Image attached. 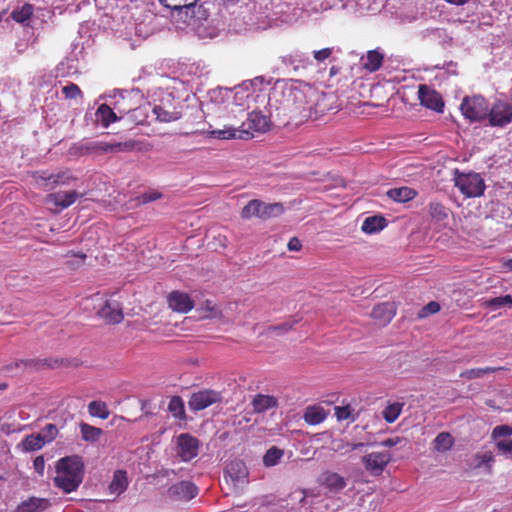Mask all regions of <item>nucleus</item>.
<instances>
[{
	"instance_id": "43",
	"label": "nucleus",
	"mask_w": 512,
	"mask_h": 512,
	"mask_svg": "<svg viewBox=\"0 0 512 512\" xmlns=\"http://www.w3.org/2000/svg\"><path fill=\"white\" fill-rule=\"evenodd\" d=\"M429 213L437 221H442L448 216L446 207L439 202H431L429 204Z\"/></svg>"
},
{
	"instance_id": "10",
	"label": "nucleus",
	"mask_w": 512,
	"mask_h": 512,
	"mask_svg": "<svg viewBox=\"0 0 512 512\" xmlns=\"http://www.w3.org/2000/svg\"><path fill=\"white\" fill-rule=\"evenodd\" d=\"M199 452V440L188 433L177 437V455L182 461L188 462L194 459Z\"/></svg>"
},
{
	"instance_id": "35",
	"label": "nucleus",
	"mask_w": 512,
	"mask_h": 512,
	"mask_svg": "<svg viewBox=\"0 0 512 512\" xmlns=\"http://www.w3.org/2000/svg\"><path fill=\"white\" fill-rule=\"evenodd\" d=\"M404 403L394 402L389 404L382 412V416L387 423H393L402 412Z\"/></svg>"
},
{
	"instance_id": "5",
	"label": "nucleus",
	"mask_w": 512,
	"mask_h": 512,
	"mask_svg": "<svg viewBox=\"0 0 512 512\" xmlns=\"http://www.w3.org/2000/svg\"><path fill=\"white\" fill-rule=\"evenodd\" d=\"M283 206L279 203H266L264 201L250 200L241 210V218L248 220L252 217L268 219L282 214Z\"/></svg>"
},
{
	"instance_id": "7",
	"label": "nucleus",
	"mask_w": 512,
	"mask_h": 512,
	"mask_svg": "<svg viewBox=\"0 0 512 512\" xmlns=\"http://www.w3.org/2000/svg\"><path fill=\"white\" fill-rule=\"evenodd\" d=\"M489 124L493 127H505L512 122V104L497 100L489 106L487 115Z\"/></svg>"
},
{
	"instance_id": "20",
	"label": "nucleus",
	"mask_w": 512,
	"mask_h": 512,
	"mask_svg": "<svg viewBox=\"0 0 512 512\" xmlns=\"http://www.w3.org/2000/svg\"><path fill=\"white\" fill-rule=\"evenodd\" d=\"M394 316L395 310L393 305L388 302L376 305L371 312V317L375 320H378L383 325L389 323Z\"/></svg>"
},
{
	"instance_id": "60",
	"label": "nucleus",
	"mask_w": 512,
	"mask_h": 512,
	"mask_svg": "<svg viewBox=\"0 0 512 512\" xmlns=\"http://www.w3.org/2000/svg\"><path fill=\"white\" fill-rule=\"evenodd\" d=\"M485 404H486L488 407L492 408V409H496V410H498V409H499V407L495 405V401H494V400H492V399H488V400H486V401H485Z\"/></svg>"
},
{
	"instance_id": "31",
	"label": "nucleus",
	"mask_w": 512,
	"mask_h": 512,
	"mask_svg": "<svg viewBox=\"0 0 512 512\" xmlns=\"http://www.w3.org/2000/svg\"><path fill=\"white\" fill-rule=\"evenodd\" d=\"M383 59V54L376 50H371L367 53L366 62L363 64V67L369 72H376L382 66Z\"/></svg>"
},
{
	"instance_id": "48",
	"label": "nucleus",
	"mask_w": 512,
	"mask_h": 512,
	"mask_svg": "<svg viewBox=\"0 0 512 512\" xmlns=\"http://www.w3.org/2000/svg\"><path fill=\"white\" fill-rule=\"evenodd\" d=\"M333 53L332 48H323L321 50H317L313 52V56L315 60L318 62H324L326 59H328Z\"/></svg>"
},
{
	"instance_id": "39",
	"label": "nucleus",
	"mask_w": 512,
	"mask_h": 512,
	"mask_svg": "<svg viewBox=\"0 0 512 512\" xmlns=\"http://www.w3.org/2000/svg\"><path fill=\"white\" fill-rule=\"evenodd\" d=\"M198 1L199 0H159L164 7L172 10L194 7Z\"/></svg>"
},
{
	"instance_id": "23",
	"label": "nucleus",
	"mask_w": 512,
	"mask_h": 512,
	"mask_svg": "<svg viewBox=\"0 0 512 512\" xmlns=\"http://www.w3.org/2000/svg\"><path fill=\"white\" fill-rule=\"evenodd\" d=\"M127 487V472L125 470H116L113 474V479L108 487L110 493L120 495L127 489Z\"/></svg>"
},
{
	"instance_id": "41",
	"label": "nucleus",
	"mask_w": 512,
	"mask_h": 512,
	"mask_svg": "<svg viewBox=\"0 0 512 512\" xmlns=\"http://www.w3.org/2000/svg\"><path fill=\"white\" fill-rule=\"evenodd\" d=\"M168 410L173 414L174 417L182 418L185 414L184 402L182 398L179 396L172 397L168 404Z\"/></svg>"
},
{
	"instance_id": "17",
	"label": "nucleus",
	"mask_w": 512,
	"mask_h": 512,
	"mask_svg": "<svg viewBox=\"0 0 512 512\" xmlns=\"http://www.w3.org/2000/svg\"><path fill=\"white\" fill-rule=\"evenodd\" d=\"M147 146L144 142L133 139L124 142H108V153L148 151Z\"/></svg>"
},
{
	"instance_id": "58",
	"label": "nucleus",
	"mask_w": 512,
	"mask_h": 512,
	"mask_svg": "<svg viewBox=\"0 0 512 512\" xmlns=\"http://www.w3.org/2000/svg\"><path fill=\"white\" fill-rule=\"evenodd\" d=\"M446 2L450 3V4H453V5H464L466 4L469 0H445Z\"/></svg>"
},
{
	"instance_id": "50",
	"label": "nucleus",
	"mask_w": 512,
	"mask_h": 512,
	"mask_svg": "<svg viewBox=\"0 0 512 512\" xmlns=\"http://www.w3.org/2000/svg\"><path fill=\"white\" fill-rule=\"evenodd\" d=\"M33 468L36 473L43 476L45 470V459L42 455L37 456L33 461Z\"/></svg>"
},
{
	"instance_id": "53",
	"label": "nucleus",
	"mask_w": 512,
	"mask_h": 512,
	"mask_svg": "<svg viewBox=\"0 0 512 512\" xmlns=\"http://www.w3.org/2000/svg\"><path fill=\"white\" fill-rule=\"evenodd\" d=\"M294 323L295 322H293V323L286 322V323H284L282 325H277V326L271 327V330H273L274 332H287L290 329H292Z\"/></svg>"
},
{
	"instance_id": "21",
	"label": "nucleus",
	"mask_w": 512,
	"mask_h": 512,
	"mask_svg": "<svg viewBox=\"0 0 512 512\" xmlns=\"http://www.w3.org/2000/svg\"><path fill=\"white\" fill-rule=\"evenodd\" d=\"M277 405V398L271 395L257 394L252 400V407L256 413H263L277 407Z\"/></svg>"
},
{
	"instance_id": "30",
	"label": "nucleus",
	"mask_w": 512,
	"mask_h": 512,
	"mask_svg": "<svg viewBox=\"0 0 512 512\" xmlns=\"http://www.w3.org/2000/svg\"><path fill=\"white\" fill-rule=\"evenodd\" d=\"M45 445L39 434H30L23 438L20 447L24 452H32L40 450Z\"/></svg>"
},
{
	"instance_id": "51",
	"label": "nucleus",
	"mask_w": 512,
	"mask_h": 512,
	"mask_svg": "<svg viewBox=\"0 0 512 512\" xmlns=\"http://www.w3.org/2000/svg\"><path fill=\"white\" fill-rule=\"evenodd\" d=\"M402 439L400 437H394V438H387L380 442L381 446L384 447H394L401 443Z\"/></svg>"
},
{
	"instance_id": "24",
	"label": "nucleus",
	"mask_w": 512,
	"mask_h": 512,
	"mask_svg": "<svg viewBox=\"0 0 512 512\" xmlns=\"http://www.w3.org/2000/svg\"><path fill=\"white\" fill-rule=\"evenodd\" d=\"M78 148L82 154H108V142L102 140L82 142Z\"/></svg>"
},
{
	"instance_id": "55",
	"label": "nucleus",
	"mask_w": 512,
	"mask_h": 512,
	"mask_svg": "<svg viewBox=\"0 0 512 512\" xmlns=\"http://www.w3.org/2000/svg\"><path fill=\"white\" fill-rule=\"evenodd\" d=\"M424 310L430 314H434L440 310V305L438 302L431 301L424 307Z\"/></svg>"
},
{
	"instance_id": "6",
	"label": "nucleus",
	"mask_w": 512,
	"mask_h": 512,
	"mask_svg": "<svg viewBox=\"0 0 512 512\" xmlns=\"http://www.w3.org/2000/svg\"><path fill=\"white\" fill-rule=\"evenodd\" d=\"M460 110L471 122H480L487 118L489 103L481 95L466 96L460 105Z\"/></svg>"
},
{
	"instance_id": "37",
	"label": "nucleus",
	"mask_w": 512,
	"mask_h": 512,
	"mask_svg": "<svg viewBox=\"0 0 512 512\" xmlns=\"http://www.w3.org/2000/svg\"><path fill=\"white\" fill-rule=\"evenodd\" d=\"M284 452L275 446L269 448L263 457V463L266 467L276 465L283 457Z\"/></svg>"
},
{
	"instance_id": "62",
	"label": "nucleus",
	"mask_w": 512,
	"mask_h": 512,
	"mask_svg": "<svg viewBox=\"0 0 512 512\" xmlns=\"http://www.w3.org/2000/svg\"><path fill=\"white\" fill-rule=\"evenodd\" d=\"M484 458H485V459H483V462H486V460H488L487 455H484Z\"/></svg>"
},
{
	"instance_id": "34",
	"label": "nucleus",
	"mask_w": 512,
	"mask_h": 512,
	"mask_svg": "<svg viewBox=\"0 0 512 512\" xmlns=\"http://www.w3.org/2000/svg\"><path fill=\"white\" fill-rule=\"evenodd\" d=\"M88 412L93 417H98L100 419H107L110 415V411L105 402L102 401H92L88 405Z\"/></svg>"
},
{
	"instance_id": "40",
	"label": "nucleus",
	"mask_w": 512,
	"mask_h": 512,
	"mask_svg": "<svg viewBox=\"0 0 512 512\" xmlns=\"http://www.w3.org/2000/svg\"><path fill=\"white\" fill-rule=\"evenodd\" d=\"M146 118V113L141 107L132 109L126 113L125 116L122 117L127 124L133 123L134 125L143 124Z\"/></svg>"
},
{
	"instance_id": "1",
	"label": "nucleus",
	"mask_w": 512,
	"mask_h": 512,
	"mask_svg": "<svg viewBox=\"0 0 512 512\" xmlns=\"http://www.w3.org/2000/svg\"><path fill=\"white\" fill-rule=\"evenodd\" d=\"M55 487L69 494L76 491L84 479L85 466L79 455L60 458L55 464Z\"/></svg>"
},
{
	"instance_id": "22",
	"label": "nucleus",
	"mask_w": 512,
	"mask_h": 512,
	"mask_svg": "<svg viewBox=\"0 0 512 512\" xmlns=\"http://www.w3.org/2000/svg\"><path fill=\"white\" fill-rule=\"evenodd\" d=\"M387 226L386 219L381 215H374L367 217L361 226V229L366 234H374L383 230Z\"/></svg>"
},
{
	"instance_id": "36",
	"label": "nucleus",
	"mask_w": 512,
	"mask_h": 512,
	"mask_svg": "<svg viewBox=\"0 0 512 512\" xmlns=\"http://www.w3.org/2000/svg\"><path fill=\"white\" fill-rule=\"evenodd\" d=\"M80 431L82 438L85 441L89 442H96L102 435V430L100 428L91 426L87 423H81L80 425Z\"/></svg>"
},
{
	"instance_id": "38",
	"label": "nucleus",
	"mask_w": 512,
	"mask_h": 512,
	"mask_svg": "<svg viewBox=\"0 0 512 512\" xmlns=\"http://www.w3.org/2000/svg\"><path fill=\"white\" fill-rule=\"evenodd\" d=\"M323 484L328 488L341 490L345 487L346 482L339 474L328 473L324 476Z\"/></svg>"
},
{
	"instance_id": "49",
	"label": "nucleus",
	"mask_w": 512,
	"mask_h": 512,
	"mask_svg": "<svg viewBox=\"0 0 512 512\" xmlns=\"http://www.w3.org/2000/svg\"><path fill=\"white\" fill-rule=\"evenodd\" d=\"M161 197H162V194L160 192L153 191V192L142 194L138 199H139L140 203L146 204V203L158 200Z\"/></svg>"
},
{
	"instance_id": "2",
	"label": "nucleus",
	"mask_w": 512,
	"mask_h": 512,
	"mask_svg": "<svg viewBox=\"0 0 512 512\" xmlns=\"http://www.w3.org/2000/svg\"><path fill=\"white\" fill-rule=\"evenodd\" d=\"M270 117L264 115L261 111H252L248 114L239 128L224 126L223 129H216L211 132L212 136L218 139H243L248 140L254 136V133H265L271 128Z\"/></svg>"
},
{
	"instance_id": "19",
	"label": "nucleus",
	"mask_w": 512,
	"mask_h": 512,
	"mask_svg": "<svg viewBox=\"0 0 512 512\" xmlns=\"http://www.w3.org/2000/svg\"><path fill=\"white\" fill-rule=\"evenodd\" d=\"M389 199L397 203H406L415 199L418 192L408 186H402L397 188H391L386 192Z\"/></svg>"
},
{
	"instance_id": "44",
	"label": "nucleus",
	"mask_w": 512,
	"mask_h": 512,
	"mask_svg": "<svg viewBox=\"0 0 512 512\" xmlns=\"http://www.w3.org/2000/svg\"><path fill=\"white\" fill-rule=\"evenodd\" d=\"M62 93L67 99H76L82 96V91L79 86L75 83H69L62 88Z\"/></svg>"
},
{
	"instance_id": "45",
	"label": "nucleus",
	"mask_w": 512,
	"mask_h": 512,
	"mask_svg": "<svg viewBox=\"0 0 512 512\" xmlns=\"http://www.w3.org/2000/svg\"><path fill=\"white\" fill-rule=\"evenodd\" d=\"M512 435V427L508 425H499L496 426L492 431V437L494 439L498 437H507Z\"/></svg>"
},
{
	"instance_id": "18",
	"label": "nucleus",
	"mask_w": 512,
	"mask_h": 512,
	"mask_svg": "<svg viewBox=\"0 0 512 512\" xmlns=\"http://www.w3.org/2000/svg\"><path fill=\"white\" fill-rule=\"evenodd\" d=\"M51 505L50 501L46 498L30 497L22 501L18 506L17 512H42Z\"/></svg>"
},
{
	"instance_id": "27",
	"label": "nucleus",
	"mask_w": 512,
	"mask_h": 512,
	"mask_svg": "<svg viewBox=\"0 0 512 512\" xmlns=\"http://www.w3.org/2000/svg\"><path fill=\"white\" fill-rule=\"evenodd\" d=\"M455 443V439L449 432H440L433 440V449L444 453L449 451Z\"/></svg>"
},
{
	"instance_id": "57",
	"label": "nucleus",
	"mask_w": 512,
	"mask_h": 512,
	"mask_svg": "<svg viewBox=\"0 0 512 512\" xmlns=\"http://www.w3.org/2000/svg\"><path fill=\"white\" fill-rule=\"evenodd\" d=\"M500 368H493V367H486V368H480L481 376L495 372L496 370H499Z\"/></svg>"
},
{
	"instance_id": "63",
	"label": "nucleus",
	"mask_w": 512,
	"mask_h": 512,
	"mask_svg": "<svg viewBox=\"0 0 512 512\" xmlns=\"http://www.w3.org/2000/svg\"><path fill=\"white\" fill-rule=\"evenodd\" d=\"M484 458H485V459H483V462H486V460H488L487 455H484Z\"/></svg>"
},
{
	"instance_id": "64",
	"label": "nucleus",
	"mask_w": 512,
	"mask_h": 512,
	"mask_svg": "<svg viewBox=\"0 0 512 512\" xmlns=\"http://www.w3.org/2000/svg\"><path fill=\"white\" fill-rule=\"evenodd\" d=\"M484 458H485V459H483V462H486V460H488L487 455H484Z\"/></svg>"
},
{
	"instance_id": "4",
	"label": "nucleus",
	"mask_w": 512,
	"mask_h": 512,
	"mask_svg": "<svg viewBox=\"0 0 512 512\" xmlns=\"http://www.w3.org/2000/svg\"><path fill=\"white\" fill-rule=\"evenodd\" d=\"M453 180L455 186L467 198L480 197L486 189L483 178L475 172L461 173L456 169Z\"/></svg>"
},
{
	"instance_id": "32",
	"label": "nucleus",
	"mask_w": 512,
	"mask_h": 512,
	"mask_svg": "<svg viewBox=\"0 0 512 512\" xmlns=\"http://www.w3.org/2000/svg\"><path fill=\"white\" fill-rule=\"evenodd\" d=\"M34 178L37 182L39 181H48L51 182L53 185L57 186L59 184H67L70 177L66 176L65 174H47L46 172H35Z\"/></svg>"
},
{
	"instance_id": "54",
	"label": "nucleus",
	"mask_w": 512,
	"mask_h": 512,
	"mask_svg": "<svg viewBox=\"0 0 512 512\" xmlns=\"http://www.w3.org/2000/svg\"><path fill=\"white\" fill-rule=\"evenodd\" d=\"M287 246L290 251H299L302 247L301 242L296 237L291 238Z\"/></svg>"
},
{
	"instance_id": "25",
	"label": "nucleus",
	"mask_w": 512,
	"mask_h": 512,
	"mask_svg": "<svg viewBox=\"0 0 512 512\" xmlns=\"http://www.w3.org/2000/svg\"><path fill=\"white\" fill-rule=\"evenodd\" d=\"M327 413L321 406H308L304 412V420L309 425H318L326 419Z\"/></svg>"
},
{
	"instance_id": "8",
	"label": "nucleus",
	"mask_w": 512,
	"mask_h": 512,
	"mask_svg": "<svg viewBox=\"0 0 512 512\" xmlns=\"http://www.w3.org/2000/svg\"><path fill=\"white\" fill-rule=\"evenodd\" d=\"M392 455L388 451L372 452L362 457L365 469L374 476L381 475L391 461Z\"/></svg>"
},
{
	"instance_id": "42",
	"label": "nucleus",
	"mask_w": 512,
	"mask_h": 512,
	"mask_svg": "<svg viewBox=\"0 0 512 512\" xmlns=\"http://www.w3.org/2000/svg\"><path fill=\"white\" fill-rule=\"evenodd\" d=\"M58 433H59V431H58L57 426L52 423H49V424L45 425L42 428L41 432L38 434L42 438L44 443L48 444L56 439V437L58 436Z\"/></svg>"
},
{
	"instance_id": "16",
	"label": "nucleus",
	"mask_w": 512,
	"mask_h": 512,
	"mask_svg": "<svg viewBox=\"0 0 512 512\" xmlns=\"http://www.w3.org/2000/svg\"><path fill=\"white\" fill-rule=\"evenodd\" d=\"M228 476L234 485L247 482L248 471L244 462L231 461L225 469V477Z\"/></svg>"
},
{
	"instance_id": "29",
	"label": "nucleus",
	"mask_w": 512,
	"mask_h": 512,
	"mask_svg": "<svg viewBox=\"0 0 512 512\" xmlns=\"http://www.w3.org/2000/svg\"><path fill=\"white\" fill-rule=\"evenodd\" d=\"M34 13V6L26 3L22 7L16 8L11 12V18L20 24L28 22Z\"/></svg>"
},
{
	"instance_id": "59",
	"label": "nucleus",
	"mask_w": 512,
	"mask_h": 512,
	"mask_svg": "<svg viewBox=\"0 0 512 512\" xmlns=\"http://www.w3.org/2000/svg\"><path fill=\"white\" fill-rule=\"evenodd\" d=\"M205 305H206V309L209 310L210 312H214L216 311V308L215 306L213 305L212 301L210 300H206L205 301Z\"/></svg>"
},
{
	"instance_id": "26",
	"label": "nucleus",
	"mask_w": 512,
	"mask_h": 512,
	"mask_svg": "<svg viewBox=\"0 0 512 512\" xmlns=\"http://www.w3.org/2000/svg\"><path fill=\"white\" fill-rule=\"evenodd\" d=\"M96 117L98 121L102 124V126L105 128H107L111 123H114L117 120L122 119V117H117L113 109L107 104H101L98 107L96 111Z\"/></svg>"
},
{
	"instance_id": "3",
	"label": "nucleus",
	"mask_w": 512,
	"mask_h": 512,
	"mask_svg": "<svg viewBox=\"0 0 512 512\" xmlns=\"http://www.w3.org/2000/svg\"><path fill=\"white\" fill-rule=\"evenodd\" d=\"M272 96L277 98L284 110L289 112L292 117L299 118L300 121L309 118L311 107L307 101L305 90L295 84L284 85L280 91L274 88Z\"/></svg>"
},
{
	"instance_id": "56",
	"label": "nucleus",
	"mask_w": 512,
	"mask_h": 512,
	"mask_svg": "<svg viewBox=\"0 0 512 512\" xmlns=\"http://www.w3.org/2000/svg\"><path fill=\"white\" fill-rule=\"evenodd\" d=\"M502 270L505 271V272H512V258L511 259H507V260H504L502 262V266H501Z\"/></svg>"
},
{
	"instance_id": "11",
	"label": "nucleus",
	"mask_w": 512,
	"mask_h": 512,
	"mask_svg": "<svg viewBox=\"0 0 512 512\" xmlns=\"http://www.w3.org/2000/svg\"><path fill=\"white\" fill-rule=\"evenodd\" d=\"M221 401V394L214 390H201L191 395L189 407L193 411H201Z\"/></svg>"
},
{
	"instance_id": "46",
	"label": "nucleus",
	"mask_w": 512,
	"mask_h": 512,
	"mask_svg": "<svg viewBox=\"0 0 512 512\" xmlns=\"http://www.w3.org/2000/svg\"><path fill=\"white\" fill-rule=\"evenodd\" d=\"M352 409L349 405L347 406H336L335 415L338 420H346L351 416Z\"/></svg>"
},
{
	"instance_id": "61",
	"label": "nucleus",
	"mask_w": 512,
	"mask_h": 512,
	"mask_svg": "<svg viewBox=\"0 0 512 512\" xmlns=\"http://www.w3.org/2000/svg\"><path fill=\"white\" fill-rule=\"evenodd\" d=\"M360 446H362V443H359V444L354 445V446L352 447V449H356V448H358V447H360Z\"/></svg>"
},
{
	"instance_id": "52",
	"label": "nucleus",
	"mask_w": 512,
	"mask_h": 512,
	"mask_svg": "<svg viewBox=\"0 0 512 512\" xmlns=\"http://www.w3.org/2000/svg\"><path fill=\"white\" fill-rule=\"evenodd\" d=\"M461 376L462 377H467V378H479L481 377V371H480V368H474V369H470V370H467L463 373H461Z\"/></svg>"
},
{
	"instance_id": "33",
	"label": "nucleus",
	"mask_w": 512,
	"mask_h": 512,
	"mask_svg": "<svg viewBox=\"0 0 512 512\" xmlns=\"http://www.w3.org/2000/svg\"><path fill=\"white\" fill-rule=\"evenodd\" d=\"M512 305V295H502L490 299H484L482 302V306L486 308H491L493 310L499 309L504 306Z\"/></svg>"
},
{
	"instance_id": "14",
	"label": "nucleus",
	"mask_w": 512,
	"mask_h": 512,
	"mask_svg": "<svg viewBox=\"0 0 512 512\" xmlns=\"http://www.w3.org/2000/svg\"><path fill=\"white\" fill-rule=\"evenodd\" d=\"M98 315L110 324H118L124 317L120 303L110 300H105L103 306L98 310Z\"/></svg>"
},
{
	"instance_id": "9",
	"label": "nucleus",
	"mask_w": 512,
	"mask_h": 512,
	"mask_svg": "<svg viewBox=\"0 0 512 512\" xmlns=\"http://www.w3.org/2000/svg\"><path fill=\"white\" fill-rule=\"evenodd\" d=\"M418 99L420 104L427 109H431L438 113L443 112L444 101L439 92L426 84H421L418 87Z\"/></svg>"
},
{
	"instance_id": "15",
	"label": "nucleus",
	"mask_w": 512,
	"mask_h": 512,
	"mask_svg": "<svg viewBox=\"0 0 512 512\" xmlns=\"http://www.w3.org/2000/svg\"><path fill=\"white\" fill-rule=\"evenodd\" d=\"M78 197L79 194L74 190L66 192H55L47 195L46 202L52 203L59 210H63L74 204Z\"/></svg>"
},
{
	"instance_id": "47",
	"label": "nucleus",
	"mask_w": 512,
	"mask_h": 512,
	"mask_svg": "<svg viewBox=\"0 0 512 512\" xmlns=\"http://www.w3.org/2000/svg\"><path fill=\"white\" fill-rule=\"evenodd\" d=\"M496 447L503 455L512 454V439L498 441Z\"/></svg>"
},
{
	"instance_id": "28",
	"label": "nucleus",
	"mask_w": 512,
	"mask_h": 512,
	"mask_svg": "<svg viewBox=\"0 0 512 512\" xmlns=\"http://www.w3.org/2000/svg\"><path fill=\"white\" fill-rule=\"evenodd\" d=\"M153 113L159 122L169 123L181 118V112L176 109H166L164 106L156 105Z\"/></svg>"
},
{
	"instance_id": "13",
	"label": "nucleus",
	"mask_w": 512,
	"mask_h": 512,
	"mask_svg": "<svg viewBox=\"0 0 512 512\" xmlns=\"http://www.w3.org/2000/svg\"><path fill=\"white\" fill-rule=\"evenodd\" d=\"M168 494L175 500H191L197 496L198 488L190 481H180L168 489Z\"/></svg>"
},
{
	"instance_id": "12",
	"label": "nucleus",
	"mask_w": 512,
	"mask_h": 512,
	"mask_svg": "<svg viewBox=\"0 0 512 512\" xmlns=\"http://www.w3.org/2000/svg\"><path fill=\"white\" fill-rule=\"evenodd\" d=\"M168 306L178 313H188L194 308V301L184 292L172 291L167 296Z\"/></svg>"
}]
</instances>
